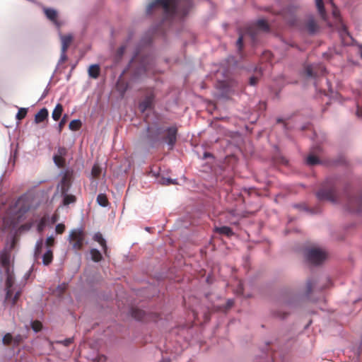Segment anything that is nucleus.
Returning <instances> with one entry per match:
<instances>
[{
	"instance_id": "obj_1",
	"label": "nucleus",
	"mask_w": 362,
	"mask_h": 362,
	"mask_svg": "<svg viewBox=\"0 0 362 362\" xmlns=\"http://www.w3.org/2000/svg\"><path fill=\"white\" fill-rule=\"evenodd\" d=\"M191 6V0H155L148 5L147 13H151L154 9L162 8L165 19L171 18L175 15L182 18L187 14Z\"/></svg>"
},
{
	"instance_id": "obj_2",
	"label": "nucleus",
	"mask_w": 362,
	"mask_h": 362,
	"mask_svg": "<svg viewBox=\"0 0 362 362\" xmlns=\"http://www.w3.org/2000/svg\"><path fill=\"white\" fill-rule=\"evenodd\" d=\"M148 139L152 146H157L160 142H165L172 149L177 141V129L170 127L166 129L158 127L155 129H148Z\"/></svg>"
},
{
	"instance_id": "obj_3",
	"label": "nucleus",
	"mask_w": 362,
	"mask_h": 362,
	"mask_svg": "<svg viewBox=\"0 0 362 362\" xmlns=\"http://www.w3.org/2000/svg\"><path fill=\"white\" fill-rule=\"evenodd\" d=\"M316 196L320 201L327 200L334 204L339 202L336 186L332 180H327L317 192Z\"/></svg>"
},
{
	"instance_id": "obj_4",
	"label": "nucleus",
	"mask_w": 362,
	"mask_h": 362,
	"mask_svg": "<svg viewBox=\"0 0 362 362\" xmlns=\"http://www.w3.org/2000/svg\"><path fill=\"white\" fill-rule=\"evenodd\" d=\"M86 234L83 229L75 228L70 231L68 240L74 250L79 251L86 244Z\"/></svg>"
},
{
	"instance_id": "obj_5",
	"label": "nucleus",
	"mask_w": 362,
	"mask_h": 362,
	"mask_svg": "<svg viewBox=\"0 0 362 362\" xmlns=\"http://www.w3.org/2000/svg\"><path fill=\"white\" fill-rule=\"evenodd\" d=\"M6 274V300H11L12 304H15L20 295L21 291H15V288H13L14 283H15V278L14 274L11 269H7V270H5Z\"/></svg>"
},
{
	"instance_id": "obj_6",
	"label": "nucleus",
	"mask_w": 362,
	"mask_h": 362,
	"mask_svg": "<svg viewBox=\"0 0 362 362\" xmlns=\"http://www.w3.org/2000/svg\"><path fill=\"white\" fill-rule=\"evenodd\" d=\"M306 259L312 264H322L327 258V253L325 250L319 247H311L306 251Z\"/></svg>"
},
{
	"instance_id": "obj_7",
	"label": "nucleus",
	"mask_w": 362,
	"mask_h": 362,
	"mask_svg": "<svg viewBox=\"0 0 362 362\" xmlns=\"http://www.w3.org/2000/svg\"><path fill=\"white\" fill-rule=\"evenodd\" d=\"M72 182V173L66 170L62 177L59 184L57 185V189L61 194H66L69 192Z\"/></svg>"
},
{
	"instance_id": "obj_8",
	"label": "nucleus",
	"mask_w": 362,
	"mask_h": 362,
	"mask_svg": "<svg viewBox=\"0 0 362 362\" xmlns=\"http://www.w3.org/2000/svg\"><path fill=\"white\" fill-rule=\"evenodd\" d=\"M346 209L351 212H360L362 210V194L356 197H348Z\"/></svg>"
},
{
	"instance_id": "obj_9",
	"label": "nucleus",
	"mask_w": 362,
	"mask_h": 362,
	"mask_svg": "<svg viewBox=\"0 0 362 362\" xmlns=\"http://www.w3.org/2000/svg\"><path fill=\"white\" fill-rule=\"evenodd\" d=\"M305 74L308 77L310 78H317L320 75H322L325 71V69L322 65L313 66V65H307L305 67Z\"/></svg>"
},
{
	"instance_id": "obj_10",
	"label": "nucleus",
	"mask_w": 362,
	"mask_h": 362,
	"mask_svg": "<svg viewBox=\"0 0 362 362\" xmlns=\"http://www.w3.org/2000/svg\"><path fill=\"white\" fill-rule=\"evenodd\" d=\"M298 10L296 6H289L282 11V15L286 21L291 25H295L296 22V13Z\"/></svg>"
},
{
	"instance_id": "obj_11",
	"label": "nucleus",
	"mask_w": 362,
	"mask_h": 362,
	"mask_svg": "<svg viewBox=\"0 0 362 362\" xmlns=\"http://www.w3.org/2000/svg\"><path fill=\"white\" fill-rule=\"evenodd\" d=\"M132 316L137 320L148 321L149 320H156L158 318L157 315L153 317L151 314H147L144 310L133 308L132 309Z\"/></svg>"
},
{
	"instance_id": "obj_12",
	"label": "nucleus",
	"mask_w": 362,
	"mask_h": 362,
	"mask_svg": "<svg viewBox=\"0 0 362 362\" xmlns=\"http://www.w3.org/2000/svg\"><path fill=\"white\" fill-rule=\"evenodd\" d=\"M16 207L19 214H23L30 209V203L28 198L21 197L16 202Z\"/></svg>"
},
{
	"instance_id": "obj_13",
	"label": "nucleus",
	"mask_w": 362,
	"mask_h": 362,
	"mask_svg": "<svg viewBox=\"0 0 362 362\" xmlns=\"http://www.w3.org/2000/svg\"><path fill=\"white\" fill-rule=\"evenodd\" d=\"M44 13L46 17L51 21L57 27L61 26V23L58 21V13L56 10L53 8H45Z\"/></svg>"
},
{
	"instance_id": "obj_14",
	"label": "nucleus",
	"mask_w": 362,
	"mask_h": 362,
	"mask_svg": "<svg viewBox=\"0 0 362 362\" xmlns=\"http://www.w3.org/2000/svg\"><path fill=\"white\" fill-rule=\"evenodd\" d=\"M10 259L11 252L9 250L5 249L0 252V263L5 270L10 268Z\"/></svg>"
},
{
	"instance_id": "obj_15",
	"label": "nucleus",
	"mask_w": 362,
	"mask_h": 362,
	"mask_svg": "<svg viewBox=\"0 0 362 362\" xmlns=\"http://www.w3.org/2000/svg\"><path fill=\"white\" fill-rule=\"evenodd\" d=\"M147 59H143L136 67H135V70L134 71V76L135 77H139L142 74H145L148 70V66L146 64Z\"/></svg>"
},
{
	"instance_id": "obj_16",
	"label": "nucleus",
	"mask_w": 362,
	"mask_h": 362,
	"mask_svg": "<svg viewBox=\"0 0 362 362\" xmlns=\"http://www.w3.org/2000/svg\"><path fill=\"white\" fill-rule=\"evenodd\" d=\"M305 26L308 32L310 34L315 33L319 29L317 23L313 18H310L307 21V22L305 24Z\"/></svg>"
},
{
	"instance_id": "obj_17",
	"label": "nucleus",
	"mask_w": 362,
	"mask_h": 362,
	"mask_svg": "<svg viewBox=\"0 0 362 362\" xmlns=\"http://www.w3.org/2000/svg\"><path fill=\"white\" fill-rule=\"evenodd\" d=\"M62 41V53L63 56H65V53L67 51L71 41L72 36L70 35H62L61 37Z\"/></svg>"
},
{
	"instance_id": "obj_18",
	"label": "nucleus",
	"mask_w": 362,
	"mask_h": 362,
	"mask_svg": "<svg viewBox=\"0 0 362 362\" xmlns=\"http://www.w3.org/2000/svg\"><path fill=\"white\" fill-rule=\"evenodd\" d=\"M49 115L48 110L44 107L42 108L37 114L35 115V122L36 124L41 123L45 120L47 119Z\"/></svg>"
},
{
	"instance_id": "obj_19",
	"label": "nucleus",
	"mask_w": 362,
	"mask_h": 362,
	"mask_svg": "<svg viewBox=\"0 0 362 362\" xmlns=\"http://www.w3.org/2000/svg\"><path fill=\"white\" fill-rule=\"evenodd\" d=\"M88 74L90 78L96 79L100 74V67L98 64H91L88 69Z\"/></svg>"
},
{
	"instance_id": "obj_20",
	"label": "nucleus",
	"mask_w": 362,
	"mask_h": 362,
	"mask_svg": "<svg viewBox=\"0 0 362 362\" xmlns=\"http://www.w3.org/2000/svg\"><path fill=\"white\" fill-rule=\"evenodd\" d=\"M153 98L151 95L146 97L142 102H141L139 103V110L141 112H144L147 109L151 108L153 105Z\"/></svg>"
},
{
	"instance_id": "obj_21",
	"label": "nucleus",
	"mask_w": 362,
	"mask_h": 362,
	"mask_svg": "<svg viewBox=\"0 0 362 362\" xmlns=\"http://www.w3.org/2000/svg\"><path fill=\"white\" fill-rule=\"evenodd\" d=\"M62 112H63V106L62 104L58 103L55 106V107L52 113V117L54 121H58L62 116Z\"/></svg>"
},
{
	"instance_id": "obj_22",
	"label": "nucleus",
	"mask_w": 362,
	"mask_h": 362,
	"mask_svg": "<svg viewBox=\"0 0 362 362\" xmlns=\"http://www.w3.org/2000/svg\"><path fill=\"white\" fill-rule=\"evenodd\" d=\"M63 197L62 204L64 206H68L70 204H74L76 202V196L69 194L67 192L66 194H61Z\"/></svg>"
},
{
	"instance_id": "obj_23",
	"label": "nucleus",
	"mask_w": 362,
	"mask_h": 362,
	"mask_svg": "<svg viewBox=\"0 0 362 362\" xmlns=\"http://www.w3.org/2000/svg\"><path fill=\"white\" fill-rule=\"evenodd\" d=\"M93 239L95 241H97L102 246L104 252L106 254L107 247L106 245V241L103 238V235L100 233H97L94 235Z\"/></svg>"
},
{
	"instance_id": "obj_24",
	"label": "nucleus",
	"mask_w": 362,
	"mask_h": 362,
	"mask_svg": "<svg viewBox=\"0 0 362 362\" xmlns=\"http://www.w3.org/2000/svg\"><path fill=\"white\" fill-rule=\"evenodd\" d=\"M215 230L216 233L221 234V235H225L228 237H230L234 234L232 229L228 226H222V227H219V228H216Z\"/></svg>"
},
{
	"instance_id": "obj_25",
	"label": "nucleus",
	"mask_w": 362,
	"mask_h": 362,
	"mask_svg": "<svg viewBox=\"0 0 362 362\" xmlns=\"http://www.w3.org/2000/svg\"><path fill=\"white\" fill-rule=\"evenodd\" d=\"M53 260V252L49 249L42 256V262L45 266L49 265Z\"/></svg>"
},
{
	"instance_id": "obj_26",
	"label": "nucleus",
	"mask_w": 362,
	"mask_h": 362,
	"mask_svg": "<svg viewBox=\"0 0 362 362\" xmlns=\"http://www.w3.org/2000/svg\"><path fill=\"white\" fill-rule=\"evenodd\" d=\"M315 4H316V6H317V8L318 10L320 15L321 16V17L323 19H325L326 18V12L325 10L323 1L322 0H315Z\"/></svg>"
},
{
	"instance_id": "obj_27",
	"label": "nucleus",
	"mask_w": 362,
	"mask_h": 362,
	"mask_svg": "<svg viewBox=\"0 0 362 362\" xmlns=\"http://www.w3.org/2000/svg\"><path fill=\"white\" fill-rule=\"evenodd\" d=\"M97 202L101 206L105 207L109 204V202L106 194H99L97 197Z\"/></svg>"
},
{
	"instance_id": "obj_28",
	"label": "nucleus",
	"mask_w": 362,
	"mask_h": 362,
	"mask_svg": "<svg viewBox=\"0 0 362 362\" xmlns=\"http://www.w3.org/2000/svg\"><path fill=\"white\" fill-rule=\"evenodd\" d=\"M90 253L91 255L92 260L95 262H100L103 258L100 252L97 249H91Z\"/></svg>"
},
{
	"instance_id": "obj_29",
	"label": "nucleus",
	"mask_w": 362,
	"mask_h": 362,
	"mask_svg": "<svg viewBox=\"0 0 362 362\" xmlns=\"http://www.w3.org/2000/svg\"><path fill=\"white\" fill-rule=\"evenodd\" d=\"M320 159L314 155H309L306 159V163L308 165L313 166L320 163Z\"/></svg>"
},
{
	"instance_id": "obj_30",
	"label": "nucleus",
	"mask_w": 362,
	"mask_h": 362,
	"mask_svg": "<svg viewBox=\"0 0 362 362\" xmlns=\"http://www.w3.org/2000/svg\"><path fill=\"white\" fill-rule=\"evenodd\" d=\"M257 28L259 30H262L264 31L269 30V25L267 22L265 20L261 19L257 21L256 23Z\"/></svg>"
},
{
	"instance_id": "obj_31",
	"label": "nucleus",
	"mask_w": 362,
	"mask_h": 362,
	"mask_svg": "<svg viewBox=\"0 0 362 362\" xmlns=\"http://www.w3.org/2000/svg\"><path fill=\"white\" fill-rule=\"evenodd\" d=\"M69 127L70 129L77 131L81 127V122L79 119H74L70 122Z\"/></svg>"
},
{
	"instance_id": "obj_32",
	"label": "nucleus",
	"mask_w": 362,
	"mask_h": 362,
	"mask_svg": "<svg viewBox=\"0 0 362 362\" xmlns=\"http://www.w3.org/2000/svg\"><path fill=\"white\" fill-rule=\"evenodd\" d=\"M27 113H28L27 108L21 107V108H19L16 117L18 120H22L23 119H24L26 117Z\"/></svg>"
},
{
	"instance_id": "obj_33",
	"label": "nucleus",
	"mask_w": 362,
	"mask_h": 362,
	"mask_svg": "<svg viewBox=\"0 0 362 362\" xmlns=\"http://www.w3.org/2000/svg\"><path fill=\"white\" fill-rule=\"evenodd\" d=\"M101 173V169L99 165L94 164L91 170V175L93 177L97 178Z\"/></svg>"
},
{
	"instance_id": "obj_34",
	"label": "nucleus",
	"mask_w": 362,
	"mask_h": 362,
	"mask_svg": "<svg viewBox=\"0 0 362 362\" xmlns=\"http://www.w3.org/2000/svg\"><path fill=\"white\" fill-rule=\"evenodd\" d=\"M54 161L55 163V164L58 166V167H63L65 164V160L63 157H62L61 156H57V155H55L54 156Z\"/></svg>"
},
{
	"instance_id": "obj_35",
	"label": "nucleus",
	"mask_w": 362,
	"mask_h": 362,
	"mask_svg": "<svg viewBox=\"0 0 362 362\" xmlns=\"http://www.w3.org/2000/svg\"><path fill=\"white\" fill-rule=\"evenodd\" d=\"M43 243L42 240H40L37 242L35 245V256L36 258L38 257V256L40 255L42 249Z\"/></svg>"
},
{
	"instance_id": "obj_36",
	"label": "nucleus",
	"mask_w": 362,
	"mask_h": 362,
	"mask_svg": "<svg viewBox=\"0 0 362 362\" xmlns=\"http://www.w3.org/2000/svg\"><path fill=\"white\" fill-rule=\"evenodd\" d=\"M315 285V281L313 280H308L306 283V291L305 294L306 296H308L313 290V288Z\"/></svg>"
},
{
	"instance_id": "obj_37",
	"label": "nucleus",
	"mask_w": 362,
	"mask_h": 362,
	"mask_svg": "<svg viewBox=\"0 0 362 362\" xmlns=\"http://www.w3.org/2000/svg\"><path fill=\"white\" fill-rule=\"evenodd\" d=\"M42 325L40 321L35 320L32 322V328L33 329L37 332L42 329Z\"/></svg>"
},
{
	"instance_id": "obj_38",
	"label": "nucleus",
	"mask_w": 362,
	"mask_h": 362,
	"mask_svg": "<svg viewBox=\"0 0 362 362\" xmlns=\"http://www.w3.org/2000/svg\"><path fill=\"white\" fill-rule=\"evenodd\" d=\"M13 340V337L10 333L6 334L3 337V343L5 345H9Z\"/></svg>"
},
{
	"instance_id": "obj_39",
	"label": "nucleus",
	"mask_w": 362,
	"mask_h": 362,
	"mask_svg": "<svg viewBox=\"0 0 362 362\" xmlns=\"http://www.w3.org/2000/svg\"><path fill=\"white\" fill-rule=\"evenodd\" d=\"M125 49L126 47L124 46H121L117 49L116 52V57L118 60H119L122 57L125 52Z\"/></svg>"
},
{
	"instance_id": "obj_40",
	"label": "nucleus",
	"mask_w": 362,
	"mask_h": 362,
	"mask_svg": "<svg viewBox=\"0 0 362 362\" xmlns=\"http://www.w3.org/2000/svg\"><path fill=\"white\" fill-rule=\"evenodd\" d=\"M65 225L63 223H58L55 227V231L57 234H62L65 231Z\"/></svg>"
},
{
	"instance_id": "obj_41",
	"label": "nucleus",
	"mask_w": 362,
	"mask_h": 362,
	"mask_svg": "<svg viewBox=\"0 0 362 362\" xmlns=\"http://www.w3.org/2000/svg\"><path fill=\"white\" fill-rule=\"evenodd\" d=\"M54 238L53 236H49L46 239L45 245L47 247H52L54 245Z\"/></svg>"
},
{
	"instance_id": "obj_42",
	"label": "nucleus",
	"mask_w": 362,
	"mask_h": 362,
	"mask_svg": "<svg viewBox=\"0 0 362 362\" xmlns=\"http://www.w3.org/2000/svg\"><path fill=\"white\" fill-rule=\"evenodd\" d=\"M248 32H249V34L250 35L251 38L252 39V40L255 41L256 40V36L257 35V30L256 29H253V28H250L248 30Z\"/></svg>"
},
{
	"instance_id": "obj_43",
	"label": "nucleus",
	"mask_w": 362,
	"mask_h": 362,
	"mask_svg": "<svg viewBox=\"0 0 362 362\" xmlns=\"http://www.w3.org/2000/svg\"><path fill=\"white\" fill-rule=\"evenodd\" d=\"M138 63V57L135 56L129 63V69H134L136 64Z\"/></svg>"
},
{
	"instance_id": "obj_44",
	"label": "nucleus",
	"mask_w": 362,
	"mask_h": 362,
	"mask_svg": "<svg viewBox=\"0 0 362 362\" xmlns=\"http://www.w3.org/2000/svg\"><path fill=\"white\" fill-rule=\"evenodd\" d=\"M72 342H73V339L72 338H68V339H64L63 341H59V343L62 344L65 346H69Z\"/></svg>"
},
{
	"instance_id": "obj_45",
	"label": "nucleus",
	"mask_w": 362,
	"mask_h": 362,
	"mask_svg": "<svg viewBox=\"0 0 362 362\" xmlns=\"http://www.w3.org/2000/svg\"><path fill=\"white\" fill-rule=\"evenodd\" d=\"M288 315V313L285 312V311H276L275 313V315L279 318H281V319H284L286 317V315Z\"/></svg>"
},
{
	"instance_id": "obj_46",
	"label": "nucleus",
	"mask_w": 362,
	"mask_h": 362,
	"mask_svg": "<svg viewBox=\"0 0 362 362\" xmlns=\"http://www.w3.org/2000/svg\"><path fill=\"white\" fill-rule=\"evenodd\" d=\"M234 305V300L233 299H228L226 302L225 310H227L232 308Z\"/></svg>"
},
{
	"instance_id": "obj_47",
	"label": "nucleus",
	"mask_w": 362,
	"mask_h": 362,
	"mask_svg": "<svg viewBox=\"0 0 362 362\" xmlns=\"http://www.w3.org/2000/svg\"><path fill=\"white\" fill-rule=\"evenodd\" d=\"M243 36H240L237 40V46L240 50L243 48Z\"/></svg>"
},
{
	"instance_id": "obj_48",
	"label": "nucleus",
	"mask_w": 362,
	"mask_h": 362,
	"mask_svg": "<svg viewBox=\"0 0 362 362\" xmlns=\"http://www.w3.org/2000/svg\"><path fill=\"white\" fill-rule=\"evenodd\" d=\"M58 153L59 154L57 156H61L62 157H63L66 153V149L64 147H60L58 149Z\"/></svg>"
},
{
	"instance_id": "obj_49",
	"label": "nucleus",
	"mask_w": 362,
	"mask_h": 362,
	"mask_svg": "<svg viewBox=\"0 0 362 362\" xmlns=\"http://www.w3.org/2000/svg\"><path fill=\"white\" fill-rule=\"evenodd\" d=\"M258 78L256 76H252L250 78V84L251 86H255L257 83Z\"/></svg>"
},
{
	"instance_id": "obj_50",
	"label": "nucleus",
	"mask_w": 362,
	"mask_h": 362,
	"mask_svg": "<svg viewBox=\"0 0 362 362\" xmlns=\"http://www.w3.org/2000/svg\"><path fill=\"white\" fill-rule=\"evenodd\" d=\"M66 123V118H65V116L62 119V120L60 121L59 124V131L61 132L63 127L64 126Z\"/></svg>"
},
{
	"instance_id": "obj_51",
	"label": "nucleus",
	"mask_w": 362,
	"mask_h": 362,
	"mask_svg": "<svg viewBox=\"0 0 362 362\" xmlns=\"http://www.w3.org/2000/svg\"><path fill=\"white\" fill-rule=\"evenodd\" d=\"M356 115L358 117H362V107L359 105H357Z\"/></svg>"
},
{
	"instance_id": "obj_52",
	"label": "nucleus",
	"mask_w": 362,
	"mask_h": 362,
	"mask_svg": "<svg viewBox=\"0 0 362 362\" xmlns=\"http://www.w3.org/2000/svg\"><path fill=\"white\" fill-rule=\"evenodd\" d=\"M14 342L16 344H18L22 341V337L21 335H18L14 338Z\"/></svg>"
},
{
	"instance_id": "obj_53",
	"label": "nucleus",
	"mask_w": 362,
	"mask_h": 362,
	"mask_svg": "<svg viewBox=\"0 0 362 362\" xmlns=\"http://www.w3.org/2000/svg\"><path fill=\"white\" fill-rule=\"evenodd\" d=\"M332 13H333V16H334L336 18H337L339 17V11H337V9L336 8H334L333 9V12H332Z\"/></svg>"
},
{
	"instance_id": "obj_54",
	"label": "nucleus",
	"mask_w": 362,
	"mask_h": 362,
	"mask_svg": "<svg viewBox=\"0 0 362 362\" xmlns=\"http://www.w3.org/2000/svg\"><path fill=\"white\" fill-rule=\"evenodd\" d=\"M173 183V182L172 181L171 179H166L164 182H163V184L165 185H170V184H172Z\"/></svg>"
},
{
	"instance_id": "obj_55",
	"label": "nucleus",
	"mask_w": 362,
	"mask_h": 362,
	"mask_svg": "<svg viewBox=\"0 0 362 362\" xmlns=\"http://www.w3.org/2000/svg\"><path fill=\"white\" fill-rule=\"evenodd\" d=\"M105 360H106V358L104 356H101L99 357V361H105Z\"/></svg>"
},
{
	"instance_id": "obj_56",
	"label": "nucleus",
	"mask_w": 362,
	"mask_h": 362,
	"mask_svg": "<svg viewBox=\"0 0 362 362\" xmlns=\"http://www.w3.org/2000/svg\"><path fill=\"white\" fill-rule=\"evenodd\" d=\"M264 55H265L267 57H268V58H269V57H270L272 56V54H271V52H266L264 53Z\"/></svg>"
},
{
	"instance_id": "obj_57",
	"label": "nucleus",
	"mask_w": 362,
	"mask_h": 362,
	"mask_svg": "<svg viewBox=\"0 0 362 362\" xmlns=\"http://www.w3.org/2000/svg\"><path fill=\"white\" fill-rule=\"evenodd\" d=\"M282 122V119H277V122Z\"/></svg>"
},
{
	"instance_id": "obj_58",
	"label": "nucleus",
	"mask_w": 362,
	"mask_h": 362,
	"mask_svg": "<svg viewBox=\"0 0 362 362\" xmlns=\"http://www.w3.org/2000/svg\"><path fill=\"white\" fill-rule=\"evenodd\" d=\"M65 288H66V286H65V285H64V286H63V288H62V290H64V289H65Z\"/></svg>"
},
{
	"instance_id": "obj_59",
	"label": "nucleus",
	"mask_w": 362,
	"mask_h": 362,
	"mask_svg": "<svg viewBox=\"0 0 362 362\" xmlns=\"http://www.w3.org/2000/svg\"><path fill=\"white\" fill-rule=\"evenodd\" d=\"M209 153H205L206 157L209 156Z\"/></svg>"
}]
</instances>
